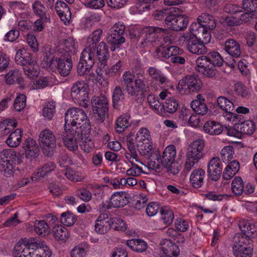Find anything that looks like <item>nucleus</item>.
I'll return each mask as SVG.
<instances>
[{
    "mask_svg": "<svg viewBox=\"0 0 257 257\" xmlns=\"http://www.w3.org/2000/svg\"><path fill=\"white\" fill-rule=\"evenodd\" d=\"M153 149L151 142L137 144V149L141 155L144 156H149Z\"/></svg>",
    "mask_w": 257,
    "mask_h": 257,
    "instance_id": "obj_55",
    "label": "nucleus"
},
{
    "mask_svg": "<svg viewBox=\"0 0 257 257\" xmlns=\"http://www.w3.org/2000/svg\"><path fill=\"white\" fill-rule=\"evenodd\" d=\"M23 131L21 129H17L14 132L11 133L7 140L6 144L11 148L18 146L22 140V133Z\"/></svg>",
    "mask_w": 257,
    "mask_h": 257,
    "instance_id": "obj_39",
    "label": "nucleus"
},
{
    "mask_svg": "<svg viewBox=\"0 0 257 257\" xmlns=\"http://www.w3.org/2000/svg\"><path fill=\"white\" fill-rule=\"evenodd\" d=\"M149 88V85L134 79L133 84L128 93V95L132 97H137L138 96L139 93H144Z\"/></svg>",
    "mask_w": 257,
    "mask_h": 257,
    "instance_id": "obj_36",
    "label": "nucleus"
},
{
    "mask_svg": "<svg viewBox=\"0 0 257 257\" xmlns=\"http://www.w3.org/2000/svg\"><path fill=\"white\" fill-rule=\"evenodd\" d=\"M73 127L76 129L82 130V127L89 131L91 125L86 113L81 108L73 107L67 110L65 115L64 127Z\"/></svg>",
    "mask_w": 257,
    "mask_h": 257,
    "instance_id": "obj_1",
    "label": "nucleus"
},
{
    "mask_svg": "<svg viewBox=\"0 0 257 257\" xmlns=\"http://www.w3.org/2000/svg\"><path fill=\"white\" fill-rule=\"evenodd\" d=\"M56 168V165L52 162L45 164L43 166L38 169L37 171L34 173L31 177L33 181L36 182L41 178L51 173Z\"/></svg>",
    "mask_w": 257,
    "mask_h": 257,
    "instance_id": "obj_30",
    "label": "nucleus"
},
{
    "mask_svg": "<svg viewBox=\"0 0 257 257\" xmlns=\"http://www.w3.org/2000/svg\"><path fill=\"white\" fill-rule=\"evenodd\" d=\"M155 53L158 57L168 59L174 55H181L184 54V51L183 49L177 46L164 45L161 43L156 48Z\"/></svg>",
    "mask_w": 257,
    "mask_h": 257,
    "instance_id": "obj_16",
    "label": "nucleus"
},
{
    "mask_svg": "<svg viewBox=\"0 0 257 257\" xmlns=\"http://www.w3.org/2000/svg\"><path fill=\"white\" fill-rule=\"evenodd\" d=\"M39 142L43 154L51 156L56 148V138L53 132L49 129L41 131L39 136Z\"/></svg>",
    "mask_w": 257,
    "mask_h": 257,
    "instance_id": "obj_6",
    "label": "nucleus"
},
{
    "mask_svg": "<svg viewBox=\"0 0 257 257\" xmlns=\"http://www.w3.org/2000/svg\"><path fill=\"white\" fill-rule=\"evenodd\" d=\"M146 73L152 80L158 82L160 84H166L168 79L162 72L156 67H149L146 70Z\"/></svg>",
    "mask_w": 257,
    "mask_h": 257,
    "instance_id": "obj_29",
    "label": "nucleus"
},
{
    "mask_svg": "<svg viewBox=\"0 0 257 257\" xmlns=\"http://www.w3.org/2000/svg\"><path fill=\"white\" fill-rule=\"evenodd\" d=\"M167 30L157 27H148L144 29L145 35L141 42L142 47L152 48L159 46L162 42H160V36L161 33H166Z\"/></svg>",
    "mask_w": 257,
    "mask_h": 257,
    "instance_id": "obj_5",
    "label": "nucleus"
},
{
    "mask_svg": "<svg viewBox=\"0 0 257 257\" xmlns=\"http://www.w3.org/2000/svg\"><path fill=\"white\" fill-rule=\"evenodd\" d=\"M102 34V30L97 29L94 31L87 38L85 46L92 48H94L97 46V43L100 41Z\"/></svg>",
    "mask_w": 257,
    "mask_h": 257,
    "instance_id": "obj_42",
    "label": "nucleus"
},
{
    "mask_svg": "<svg viewBox=\"0 0 257 257\" xmlns=\"http://www.w3.org/2000/svg\"><path fill=\"white\" fill-rule=\"evenodd\" d=\"M5 79L6 84L8 85L15 83L21 84L23 81L22 74L17 69L10 70L5 75Z\"/></svg>",
    "mask_w": 257,
    "mask_h": 257,
    "instance_id": "obj_32",
    "label": "nucleus"
},
{
    "mask_svg": "<svg viewBox=\"0 0 257 257\" xmlns=\"http://www.w3.org/2000/svg\"><path fill=\"white\" fill-rule=\"evenodd\" d=\"M26 104V96L23 94H20L16 98L14 107L18 111H21L25 107Z\"/></svg>",
    "mask_w": 257,
    "mask_h": 257,
    "instance_id": "obj_57",
    "label": "nucleus"
},
{
    "mask_svg": "<svg viewBox=\"0 0 257 257\" xmlns=\"http://www.w3.org/2000/svg\"><path fill=\"white\" fill-rule=\"evenodd\" d=\"M128 202L129 196L126 193H115L111 196L109 204L107 206V209L122 207L127 204Z\"/></svg>",
    "mask_w": 257,
    "mask_h": 257,
    "instance_id": "obj_21",
    "label": "nucleus"
},
{
    "mask_svg": "<svg viewBox=\"0 0 257 257\" xmlns=\"http://www.w3.org/2000/svg\"><path fill=\"white\" fill-rule=\"evenodd\" d=\"M202 85V81L197 75H189L179 81L177 88L180 92L191 93L198 92Z\"/></svg>",
    "mask_w": 257,
    "mask_h": 257,
    "instance_id": "obj_7",
    "label": "nucleus"
},
{
    "mask_svg": "<svg viewBox=\"0 0 257 257\" xmlns=\"http://www.w3.org/2000/svg\"><path fill=\"white\" fill-rule=\"evenodd\" d=\"M240 231L251 238L257 236V226H239Z\"/></svg>",
    "mask_w": 257,
    "mask_h": 257,
    "instance_id": "obj_63",
    "label": "nucleus"
},
{
    "mask_svg": "<svg viewBox=\"0 0 257 257\" xmlns=\"http://www.w3.org/2000/svg\"><path fill=\"white\" fill-rule=\"evenodd\" d=\"M167 26L175 31H181L187 27L188 20L184 15L171 14L167 19Z\"/></svg>",
    "mask_w": 257,
    "mask_h": 257,
    "instance_id": "obj_14",
    "label": "nucleus"
},
{
    "mask_svg": "<svg viewBox=\"0 0 257 257\" xmlns=\"http://www.w3.org/2000/svg\"><path fill=\"white\" fill-rule=\"evenodd\" d=\"M95 59L94 48L85 46L82 51L77 65V73L79 76H84L87 74L92 68Z\"/></svg>",
    "mask_w": 257,
    "mask_h": 257,
    "instance_id": "obj_2",
    "label": "nucleus"
},
{
    "mask_svg": "<svg viewBox=\"0 0 257 257\" xmlns=\"http://www.w3.org/2000/svg\"><path fill=\"white\" fill-rule=\"evenodd\" d=\"M62 172L65 176L72 181L80 182L83 179L81 173L73 170L71 168H67L64 169Z\"/></svg>",
    "mask_w": 257,
    "mask_h": 257,
    "instance_id": "obj_50",
    "label": "nucleus"
},
{
    "mask_svg": "<svg viewBox=\"0 0 257 257\" xmlns=\"http://www.w3.org/2000/svg\"><path fill=\"white\" fill-rule=\"evenodd\" d=\"M205 142L203 139H197L194 141L188 146L186 156L189 160L198 162L204 156L203 149Z\"/></svg>",
    "mask_w": 257,
    "mask_h": 257,
    "instance_id": "obj_12",
    "label": "nucleus"
},
{
    "mask_svg": "<svg viewBox=\"0 0 257 257\" xmlns=\"http://www.w3.org/2000/svg\"><path fill=\"white\" fill-rule=\"evenodd\" d=\"M196 64L195 70L205 77L213 78L215 76L216 68L211 64L207 55H202L198 57L196 60Z\"/></svg>",
    "mask_w": 257,
    "mask_h": 257,
    "instance_id": "obj_10",
    "label": "nucleus"
},
{
    "mask_svg": "<svg viewBox=\"0 0 257 257\" xmlns=\"http://www.w3.org/2000/svg\"><path fill=\"white\" fill-rule=\"evenodd\" d=\"M71 96L75 103L87 108L89 103L88 86L84 81H77L71 88Z\"/></svg>",
    "mask_w": 257,
    "mask_h": 257,
    "instance_id": "obj_3",
    "label": "nucleus"
},
{
    "mask_svg": "<svg viewBox=\"0 0 257 257\" xmlns=\"http://www.w3.org/2000/svg\"><path fill=\"white\" fill-rule=\"evenodd\" d=\"M124 99V94L122 88L118 85L116 86L112 94V104L114 107H117L120 101Z\"/></svg>",
    "mask_w": 257,
    "mask_h": 257,
    "instance_id": "obj_47",
    "label": "nucleus"
},
{
    "mask_svg": "<svg viewBox=\"0 0 257 257\" xmlns=\"http://www.w3.org/2000/svg\"><path fill=\"white\" fill-rule=\"evenodd\" d=\"M200 23L206 29L213 30L216 27V23L213 16L208 13H202L197 19Z\"/></svg>",
    "mask_w": 257,
    "mask_h": 257,
    "instance_id": "obj_35",
    "label": "nucleus"
},
{
    "mask_svg": "<svg viewBox=\"0 0 257 257\" xmlns=\"http://www.w3.org/2000/svg\"><path fill=\"white\" fill-rule=\"evenodd\" d=\"M176 157V147L173 145L167 146L160 157L161 164L162 166H169L175 161Z\"/></svg>",
    "mask_w": 257,
    "mask_h": 257,
    "instance_id": "obj_22",
    "label": "nucleus"
},
{
    "mask_svg": "<svg viewBox=\"0 0 257 257\" xmlns=\"http://www.w3.org/2000/svg\"><path fill=\"white\" fill-rule=\"evenodd\" d=\"M242 5L243 9L248 12L257 11V0H243Z\"/></svg>",
    "mask_w": 257,
    "mask_h": 257,
    "instance_id": "obj_64",
    "label": "nucleus"
},
{
    "mask_svg": "<svg viewBox=\"0 0 257 257\" xmlns=\"http://www.w3.org/2000/svg\"><path fill=\"white\" fill-rule=\"evenodd\" d=\"M217 102L219 107L225 112H230L233 109V103L226 97L219 96L217 99Z\"/></svg>",
    "mask_w": 257,
    "mask_h": 257,
    "instance_id": "obj_49",
    "label": "nucleus"
},
{
    "mask_svg": "<svg viewBox=\"0 0 257 257\" xmlns=\"http://www.w3.org/2000/svg\"><path fill=\"white\" fill-rule=\"evenodd\" d=\"M130 115L127 114H124L120 115L117 119L115 129L117 133H121L126 128L128 127L132 123Z\"/></svg>",
    "mask_w": 257,
    "mask_h": 257,
    "instance_id": "obj_34",
    "label": "nucleus"
},
{
    "mask_svg": "<svg viewBox=\"0 0 257 257\" xmlns=\"http://www.w3.org/2000/svg\"><path fill=\"white\" fill-rule=\"evenodd\" d=\"M224 50L227 54L234 58L239 57L241 54L239 44L233 39H229L225 41Z\"/></svg>",
    "mask_w": 257,
    "mask_h": 257,
    "instance_id": "obj_27",
    "label": "nucleus"
},
{
    "mask_svg": "<svg viewBox=\"0 0 257 257\" xmlns=\"http://www.w3.org/2000/svg\"><path fill=\"white\" fill-rule=\"evenodd\" d=\"M125 29V26L120 22L115 24L112 27L110 33L107 38L108 43L111 45V51H114L124 42Z\"/></svg>",
    "mask_w": 257,
    "mask_h": 257,
    "instance_id": "obj_8",
    "label": "nucleus"
},
{
    "mask_svg": "<svg viewBox=\"0 0 257 257\" xmlns=\"http://www.w3.org/2000/svg\"><path fill=\"white\" fill-rule=\"evenodd\" d=\"M122 81L125 85V90L128 94L130 90L134 81V78L132 74V71H125L122 76Z\"/></svg>",
    "mask_w": 257,
    "mask_h": 257,
    "instance_id": "obj_56",
    "label": "nucleus"
},
{
    "mask_svg": "<svg viewBox=\"0 0 257 257\" xmlns=\"http://www.w3.org/2000/svg\"><path fill=\"white\" fill-rule=\"evenodd\" d=\"M30 245L27 238L21 239L14 247V257H30L33 251L30 249Z\"/></svg>",
    "mask_w": 257,
    "mask_h": 257,
    "instance_id": "obj_19",
    "label": "nucleus"
},
{
    "mask_svg": "<svg viewBox=\"0 0 257 257\" xmlns=\"http://www.w3.org/2000/svg\"><path fill=\"white\" fill-rule=\"evenodd\" d=\"M161 257H177L180 252V249L176 244L170 239H165L160 243Z\"/></svg>",
    "mask_w": 257,
    "mask_h": 257,
    "instance_id": "obj_15",
    "label": "nucleus"
},
{
    "mask_svg": "<svg viewBox=\"0 0 257 257\" xmlns=\"http://www.w3.org/2000/svg\"><path fill=\"white\" fill-rule=\"evenodd\" d=\"M205 172L201 168L194 169L190 176V183L194 188H200L204 183Z\"/></svg>",
    "mask_w": 257,
    "mask_h": 257,
    "instance_id": "obj_25",
    "label": "nucleus"
},
{
    "mask_svg": "<svg viewBox=\"0 0 257 257\" xmlns=\"http://www.w3.org/2000/svg\"><path fill=\"white\" fill-rule=\"evenodd\" d=\"M151 135L148 129L145 127L141 128L136 135V140L138 144L150 142Z\"/></svg>",
    "mask_w": 257,
    "mask_h": 257,
    "instance_id": "obj_52",
    "label": "nucleus"
},
{
    "mask_svg": "<svg viewBox=\"0 0 257 257\" xmlns=\"http://www.w3.org/2000/svg\"><path fill=\"white\" fill-rule=\"evenodd\" d=\"M77 46V43L75 39L72 38H68L64 42V49L65 51L64 54L71 57L76 53Z\"/></svg>",
    "mask_w": 257,
    "mask_h": 257,
    "instance_id": "obj_43",
    "label": "nucleus"
},
{
    "mask_svg": "<svg viewBox=\"0 0 257 257\" xmlns=\"http://www.w3.org/2000/svg\"><path fill=\"white\" fill-rule=\"evenodd\" d=\"M161 218L164 223L166 225H170L174 219V213L171 210L162 209L160 211Z\"/></svg>",
    "mask_w": 257,
    "mask_h": 257,
    "instance_id": "obj_62",
    "label": "nucleus"
},
{
    "mask_svg": "<svg viewBox=\"0 0 257 257\" xmlns=\"http://www.w3.org/2000/svg\"><path fill=\"white\" fill-rule=\"evenodd\" d=\"M65 127V131L61 134V138L65 146L70 151H75L78 149L77 140L80 132L77 129L69 127Z\"/></svg>",
    "mask_w": 257,
    "mask_h": 257,
    "instance_id": "obj_11",
    "label": "nucleus"
},
{
    "mask_svg": "<svg viewBox=\"0 0 257 257\" xmlns=\"http://www.w3.org/2000/svg\"><path fill=\"white\" fill-rule=\"evenodd\" d=\"M54 237L58 241H66L69 237V233L65 226H54L52 229Z\"/></svg>",
    "mask_w": 257,
    "mask_h": 257,
    "instance_id": "obj_38",
    "label": "nucleus"
},
{
    "mask_svg": "<svg viewBox=\"0 0 257 257\" xmlns=\"http://www.w3.org/2000/svg\"><path fill=\"white\" fill-rule=\"evenodd\" d=\"M206 55L208 60H210L215 68L220 67L223 65L224 60L218 52L212 51L208 53Z\"/></svg>",
    "mask_w": 257,
    "mask_h": 257,
    "instance_id": "obj_51",
    "label": "nucleus"
},
{
    "mask_svg": "<svg viewBox=\"0 0 257 257\" xmlns=\"http://www.w3.org/2000/svg\"><path fill=\"white\" fill-rule=\"evenodd\" d=\"M75 195L81 200L84 202H88L92 198L91 193L86 188H81L76 191Z\"/></svg>",
    "mask_w": 257,
    "mask_h": 257,
    "instance_id": "obj_61",
    "label": "nucleus"
},
{
    "mask_svg": "<svg viewBox=\"0 0 257 257\" xmlns=\"http://www.w3.org/2000/svg\"><path fill=\"white\" fill-rule=\"evenodd\" d=\"M233 251L236 250L244 247L253 246L252 240L249 237L246 236L241 232L237 234L234 237Z\"/></svg>",
    "mask_w": 257,
    "mask_h": 257,
    "instance_id": "obj_26",
    "label": "nucleus"
},
{
    "mask_svg": "<svg viewBox=\"0 0 257 257\" xmlns=\"http://www.w3.org/2000/svg\"><path fill=\"white\" fill-rule=\"evenodd\" d=\"M57 14L65 24L69 23L71 14L68 5L62 1H57L55 4Z\"/></svg>",
    "mask_w": 257,
    "mask_h": 257,
    "instance_id": "obj_23",
    "label": "nucleus"
},
{
    "mask_svg": "<svg viewBox=\"0 0 257 257\" xmlns=\"http://www.w3.org/2000/svg\"><path fill=\"white\" fill-rule=\"evenodd\" d=\"M237 127L239 130L241 134L247 135H252L255 130L254 121L250 120L241 122L240 124L237 125Z\"/></svg>",
    "mask_w": 257,
    "mask_h": 257,
    "instance_id": "obj_41",
    "label": "nucleus"
},
{
    "mask_svg": "<svg viewBox=\"0 0 257 257\" xmlns=\"http://www.w3.org/2000/svg\"><path fill=\"white\" fill-rule=\"evenodd\" d=\"M23 148L25 149L26 158L30 161L37 158L40 152L38 144L35 140L32 138L27 139L23 144Z\"/></svg>",
    "mask_w": 257,
    "mask_h": 257,
    "instance_id": "obj_20",
    "label": "nucleus"
},
{
    "mask_svg": "<svg viewBox=\"0 0 257 257\" xmlns=\"http://www.w3.org/2000/svg\"><path fill=\"white\" fill-rule=\"evenodd\" d=\"M15 61L17 64L21 65L24 67V66L30 64L35 60L32 58L31 53L24 49H20L16 54Z\"/></svg>",
    "mask_w": 257,
    "mask_h": 257,
    "instance_id": "obj_31",
    "label": "nucleus"
},
{
    "mask_svg": "<svg viewBox=\"0 0 257 257\" xmlns=\"http://www.w3.org/2000/svg\"><path fill=\"white\" fill-rule=\"evenodd\" d=\"M123 62L119 60L114 65L112 66L109 69H106L105 67L104 69H97L96 72L98 75L103 76L104 74L108 78L114 77L116 74H120L122 71V66Z\"/></svg>",
    "mask_w": 257,
    "mask_h": 257,
    "instance_id": "obj_28",
    "label": "nucleus"
},
{
    "mask_svg": "<svg viewBox=\"0 0 257 257\" xmlns=\"http://www.w3.org/2000/svg\"><path fill=\"white\" fill-rule=\"evenodd\" d=\"M132 74L134 79L149 85V77L145 72L144 65L140 61L136 60L132 67Z\"/></svg>",
    "mask_w": 257,
    "mask_h": 257,
    "instance_id": "obj_24",
    "label": "nucleus"
},
{
    "mask_svg": "<svg viewBox=\"0 0 257 257\" xmlns=\"http://www.w3.org/2000/svg\"><path fill=\"white\" fill-rule=\"evenodd\" d=\"M164 104L167 112L169 113H174L178 107L177 100L173 98L167 99Z\"/></svg>",
    "mask_w": 257,
    "mask_h": 257,
    "instance_id": "obj_60",
    "label": "nucleus"
},
{
    "mask_svg": "<svg viewBox=\"0 0 257 257\" xmlns=\"http://www.w3.org/2000/svg\"><path fill=\"white\" fill-rule=\"evenodd\" d=\"M95 48V59L98 61L99 69H104L107 65V62L110 55L107 45L104 42H101L99 45Z\"/></svg>",
    "mask_w": 257,
    "mask_h": 257,
    "instance_id": "obj_17",
    "label": "nucleus"
},
{
    "mask_svg": "<svg viewBox=\"0 0 257 257\" xmlns=\"http://www.w3.org/2000/svg\"><path fill=\"white\" fill-rule=\"evenodd\" d=\"M253 246H248L233 251L236 257H251L252 255Z\"/></svg>",
    "mask_w": 257,
    "mask_h": 257,
    "instance_id": "obj_59",
    "label": "nucleus"
},
{
    "mask_svg": "<svg viewBox=\"0 0 257 257\" xmlns=\"http://www.w3.org/2000/svg\"><path fill=\"white\" fill-rule=\"evenodd\" d=\"M23 70L25 75L30 79H34L39 74L38 66L36 61H32L31 64L24 66Z\"/></svg>",
    "mask_w": 257,
    "mask_h": 257,
    "instance_id": "obj_44",
    "label": "nucleus"
},
{
    "mask_svg": "<svg viewBox=\"0 0 257 257\" xmlns=\"http://www.w3.org/2000/svg\"><path fill=\"white\" fill-rule=\"evenodd\" d=\"M34 14L40 17L44 22H48L50 20V16L47 12V10L39 1H36L32 5Z\"/></svg>",
    "mask_w": 257,
    "mask_h": 257,
    "instance_id": "obj_33",
    "label": "nucleus"
},
{
    "mask_svg": "<svg viewBox=\"0 0 257 257\" xmlns=\"http://www.w3.org/2000/svg\"><path fill=\"white\" fill-rule=\"evenodd\" d=\"M92 111L96 121L98 123L104 122L108 112V102L107 97L103 95L93 96L91 99Z\"/></svg>",
    "mask_w": 257,
    "mask_h": 257,
    "instance_id": "obj_4",
    "label": "nucleus"
},
{
    "mask_svg": "<svg viewBox=\"0 0 257 257\" xmlns=\"http://www.w3.org/2000/svg\"><path fill=\"white\" fill-rule=\"evenodd\" d=\"M234 148L229 145L225 146L221 151L220 155L223 162L225 163L230 161L233 157Z\"/></svg>",
    "mask_w": 257,
    "mask_h": 257,
    "instance_id": "obj_53",
    "label": "nucleus"
},
{
    "mask_svg": "<svg viewBox=\"0 0 257 257\" xmlns=\"http://www.w3.org/2000/svg\"><path fill=\"white\" fill-rule=\"evenodd\" d=\"M56 104L54 102H48L43 108V115L46 119L51 120L55 113Z\"/></svg>",
    "mask_w": 257,
    "mask_h": 257,
    "instance_id": "obj_48",
    "label": "nucleus"
},
{
    "mask_svg": "<svg viewBox=\"0 0 257 257\" xmlns=\"http://www.w3.org/2000/svg\"><path fill=\"white\" fill-rule=\"evenodd\" d=\"M204 132L211 135H217L221 133L222 126L218 123L212 121L206 122L203 126Z\"/></svg>",
    "mask_w": 257,
    "mask_h": 257,
    "instance_id": "obj_40",
    "label": "nucleus"
},
{
    "mask_svg": "<svg viewBox=\"0 0 257 257\" xmlns=\"http://www.w3.org/2000/svg\"><path fill=\"white\" fill-rule=\"evenodd\" d=\"M181 40L186 46L187 50L193 54L203 55L207 52L206 47L197 38L190 36L189 34H184Z\"/></svg>",
    "mask_w": 257,
    "mask_h": 257,
    "instance_id": "obj_9",
    "label": "nucleus"
},
{
    "mask_svg": "<svg viewBox=\"0 0 257 257\" xmlns=\"http://www.w3.org/2000/svg\"><path fill=\"white\" fill-rule=\"evenodd\" d=\"M76 219V216L70 211L62 213L60 218L63 225H74Z\"/></svg>",
    "mask_w": 257,
    "mask_h": 257,
    "instance_id": "obj_54",
    "label": "nucleus"
},
{
    "mask_svg": "<svg viewBox=\"0 0 257 257\" xmlns=\"http://www.w3.org/2000/svg\"><path fill=\"white\" fill-rule=\"evenodd\" d=\"M205 29H206L204 26H203L200 23H194L191 25L189 28V33L190 36H193V37H195L197 38L202 32L205 31Z\"/></svg>",
    "mask_w": 257,
    "mask_h": 257,
    "instance_id": "obj_58",
    "label": "nucleus"
},
{
    "mask_svg": "<svg viewBox=\"0 0 257 257\" xmlns=\"http://www.w3.org/2000/svg\"><path fill=\"white\" fill-rule=\"evenodd\" d=\"M73 62L70 56H66V54H64L60 58H59L56 69L57 72L61 76H67L71 72Z\"/></svg>",
    "mask_w": 257,
    "mask_h": 257,
    "instance_id": "obj_18",
    "label": "nucleus"
},
{
    "mask_svg": "<svg viewBox=\"0 0 257 257\" xmlns=\"http://www.w3.org/2000/svg\"><path fill=\"white\" fill-rule=\"evenodd\" d=\"M222 165L219 157H213L209 162L207 166V175L213 181H217L221 177Z\"/></svg>",
    "mask_w": 257,
    "mask_h": 257,
    "instance_id": "obj_13",
    "label": "nucleus"
},
{
    "mask_svg": "<svg viewBox=\"0 0 257 257\" xmlns=\"http://www.w3.org/2000/svg\"><path fill=\"white\" fill-rule=\"evenodd\" d=\"M231 190L236 196L241 195L244 191V182L240 177H235L231 183Z\"/></svg>",
    "mask_w": 257,
    "mask_h": 257,
    "instance_id": "obj_45",
    "label": "nucleus"
},
{
    "mask_svg": "<svg viewBox=\"0 0 257 257\" xmlns=\"http://www.w3.org/2000/svg\"><path fill=\"white\" fill-rule=\"evenodd\" d=\"M190 106L197 114L204 115L207 112L208 108L206 105L199 100H193Z\"/></svg>",
    "mask_w": 257,
    "mask_h": 257,
    "instance_id": "obj_46",
    "label": "nucleus"
},
{
    "mask_svg": "<svg viewBox=\"0 0 257 257\" xmlns=\"http://www.w3.org/2000/svg\"><path fill=\"white\" fill-rule=\"evenodd\" d=\"M126 244L132 250L137 252H144L148 247L147 242L141 239L128 240Z\"/></svg>",
    "mask_w": 257,
    "mask_h": 257,
    "instance_id": "obj_37",
    "label": "nucleus"
}]
</instances>
